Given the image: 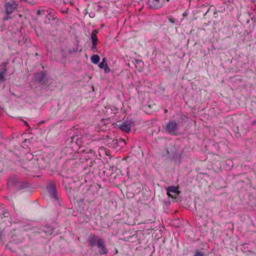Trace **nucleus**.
Wrapping results in <instances>:
<instances>
[{
	"mask_svg": "<svg viewBox=\"0 0 256 256\" xmlns=\"http://www.w3.org/2000/svg\"><path fill=\"white\" fill-rule=\"evenodd\" d=\"M156 2H158L160 0H154Z\"/></svg>",
	"mask_w": 256,
	"mask_h": 256,
	"instance_id": "nucleus-24",
	"label": "nucleus"
},
{
	"mask_svg": "<svg viewBox=\"0 0 256 256\" xmlns=\"http://www.w3.org/2000/svg\"><path fill=\"white\" fill-rule=\"evenodd\" d=\"M90 18H93V17H94V16H92V14L90 15Z\"/></svg>",
	"mask_w": 256,
	"mask_h": 256,
	"instance_id": "nucleus-23",
	"label": "nucleus"
},
{
	"mask_svg": "<svg viewBox=\"0 0 256 256\" xmlns=\"http://www.w3.org/2000/svg\"><path fill=\"white\" fill-rule=\"evenodd\" d=\"M178 124L174 120H170L166 126V131L172 135H176Z\"/></svg>",
	"mask_w": 256,
	"mask_h": 256,
	"instance_id": "nucleus-2",
	"label": "nucleus"
},
{
	"mask_svg": "<svg viewBox=\"0 0 256 256\" xmlns=\"http://www.w3.org/2000/svg\"><path fill=\"white\" fill-rule=\"evenodd\" d=\"M97 32H98L96 30H95L92 31V32L91 34V38L92 40V46L91 48L92 50H94V48H95L96 47V46L97 44V41H98V38H97V36H96Z\"/></svg>",
	"mask_w": 256,
	"mask_h": 256,
	"instance_id": "nucleus-8",
	"label": "nucleus"
},
{
	"mask_svg": "<svg viewBox=\"0 0 256 256\" xmlns=\"http://www.w3.org/2000/svg\"><path fill=\"white\" fill-rule=\"evenodd\" d=\"M24 124H25L26 125L28 126V124L27 123V122H25Z\"/></svg>",
	"mask_w": 256,
	"mask_h": 256,
	"instance_id": "nucleus-20",
	"label": "nucleus"
},
{
	"mask_svg": "<svg viewBox=\"0 0 256 256\" xmlns=\"http://www.w3.org/2000/svg\"><path fill=\"white\" fill-rule=\"evenodd\" d=\"M48 192L52 198L58 200L55 186L53 184H51L48 186Z\"/></svg>",
	"mask_w": 256,
	"mask_h": 256,
	"instance_id": "nucleus-6",
	"label": "nucleus"
},
{
	"mask_svg": "<svg viewBox=\"0 0 256 256\" xmlns=\"http://www.w3.org/2000/svg\"><path fill=\"white\" fill-rule=\"evenodd\" d=\"M21 2H26V0H20Z\"/></svg>",
	"mask_w": 256,
	"mask_h": 256,
	"instance_id": "nucleus-21",
	"label": "nucleus"
},
{
	"mask_svg": "<svg viewBox=\"0 0 256 256\" xmlns=\"http://www.w3.org/2000/svg\"><path fill=\"white\" fill-rule=\"evenodd\" d=\"M164 112H167V110H164Z\"/></svg>",
	"mask_w": 256,
	"mask_h": 256,
	"instance_id": "nucleus-25",
	"label": "nucleus"
},
{
	"mask_svg": "<svg viewBox=\"0 0 256 256\" xmlns=\"http://www.w3.org/2000/svg\"><path fill=\"white\" fill-rule=\"evenodd\" d=\"M90 18H93V17H94V16H92V14L90 15Z\"/></svg>",
	"mask_w": 256,
	"mask_h": 256,
	"instance_id": "nucleus-22",
	"label": "nucleus"
},
{
	"mask_svg": "<svg viewBox=\"0 0 256 256\" xmlns=\"http://www.w3.org/2000/svg\"><path fill=\"white\" fill-rule=\"evenodd\" d=\"M167 194L172 198H176L179 194L178 188L174 186H169L166 188Z\"/></svg>",
	"mask_w": 256,
	"mask_h": 256,
	"instance_id": "nucleus-3",
	"label": "nucleus"
},
{
	"mask_svg": "<svg viewBox=\"0 0 256 256\" xmlns=\"http://www.w3.org/2000/svg\"><path fill=\"white\" fill-rule=\"evenodd\" d=\"M194 256H204V254L202 252L196 251Z\"/></svg>",
	"mask_w": 256,
	"mask_h": 256,
	"instance_id": "nucleus-13",
	"label": "nucleus"
},
{
	"mask_svg": "<svg viewBox=\"0 0 256 256\" xmlns=\"http://www.w3.org/2000/svg\"><path fill=\"white\" fill-rule=\"evenodd\" d=\"M2 70L0 72V82L5 80V74L6 72V66L5 64L2 66Z\"/></svg>",
	"mask_w": 256,
	"mask_h": 256,
	"instance_id": "nucleus-11",
	"label": "nucleus"
},
{
	"mask_svg": "<svg viewBox=\"0 0 256 256\" xmlns=\"http://www.w3.org/2000/svg\"><path fill=\"white\" fill-rule=\"evenodd\" d=\"M228 162L230 164L232 165V161H230V160H228Z\"/></svg>",
	"mask_w": 256,
	"mask_h": 256,
	"instance_id": "nucleus-17",
	"label": "nucleus"
},
{
	"mask_svg": "<svg viewBox=\"0 0 256 256\" xmlns=\"http://www.w3.org/2000/svg\"><path fill=\"white\" fill-rule=\"evenodd\" d=\"M18 6V4L17 2L14 0H12L6 2L4 4V8L6 14L4 16V20H8L10 18H11L9 16V14H11L16 9Z\"/></svg>",
	"mask_w": 256,
	"mask_h": 256,
	"instance_id": "nucleus-1",
	"label": "nucleus"
},
{
	"mask_svg": "<svg viewBox=\"0 0 256 256\" xmlns=\"http://www.w3.org/2000/svg\"><path fill=\"white\" fill-rule=\"evenodd\" d=\"M46 12H47V13H48V14H50V13H51L50 11V10H47V11H46Z\"/></svg>",
	"mask_w": 256,
	"mask_h": 256,
	"instance_id": "nucleus-16",
	"label": "nucleus"
},
{
	"mask_svg": "<svg viewBox=\"0 0 256 256\" xmlns=\"http://www.w3.org/2000/svg\"><path fill=\"white\" fill-rule=\"evenodd\" d=\"M98 240L96 238V236L94 234L92 236L90 237L89 238L88 240V242L90 246H94L96 243L98 244Z\"/></svg>",
	"mask_w": 256,
	"mask_h": 256,
	"instance_id": "nucleus-10",
	"label": "nucleus"
},
{
	"mask_svg": "<svg viewBox=\"0 0 256 256\" xmlns=\"http://www.w3.org/2000/svg\"><path fill=\"white\" fill-rule=\"evenodd\" d=\"M118 128L126 132H130L131 130L130 126V124H128L126 122H123L121 124L118 126Z\"/></svg>",
	"mask_w": 256,
	"mask_h": 256,
	"instance_id": "nucleus-9",
	"label": "nucleus"
},
{
	"mask_svg": "<svg viewBox=\"0 0 256 256\" xmlns=\"http://www.w3.org/2000/svg\"><path fill=\"white\" fill-rule=\"evenodd\" d=\"M2 236V233L0 232V240H1Z\"/></svg>",
	"mask_w": 256,
	"mask_h": 256,
	"instance_id": "nucleus-18",
	"label": "nucleus"
},
{
	"mask_svg": "<svg viewBox=\"0 0 256 256\" xmlns=\"http://www.w3.org/2000/svg\"><path fill=\"white\" fill-rule=\"evenodd\" d=\"M45 10H38V12H37V14L38 15H40L42 14V12H44Z\"/></svg>",
	"mask_w": 256,
	"mask_h": 256,
	"instance_id": "nucleus-14",
	"label": "nucleus"
},
{
	"mask_svg": "<svg viewBox=\"0 0 256 256\" xmlns=\"http://www.w3.org/2000/svg\"><path fill=\"white\" fill-rule=\"evenodd\" d=\"M99 68H103L106 73H108L110 72V68H108L107 62L106 58H104L102 61L98 64Z\"/></svg>",
	"mask_w": 256,
	"mask_h": 256,
	"instance_id": "nucleus-5",
	"label": "nucleus"
},
{
	"mask_svg": "<svg viewBox=\"0 0 256 256\" xmlns=\"http://www.w3.org/2000/svg\"><path fill=\"white\" fill-rule=\"evenodd\" d=\"M45 74L44 72H38L35 75V80L41 84H45L46 80H44Z\"/></svg>",
	"mask_w": 256,
	"mask_h": 256,
	"instance_id": "nucleus-7",
	"label": "nucleus"
},
{
	"mask_svg": "<svg viewBox=\"0 0 256 256\" xmlns=\"http://www.w3.org/2000/svg\"><path fill=\"white\" fill-rule=\"evenodd\" d=\"M98 247L100 248L99 252L100 254H106L108 253V250L106 248L104 240L99 238L98 240Z\"/></svg>",
	"mask_w": 256,
	"mask_h": 256,
	"instance_id": "nucleus-4",
	"label": "nucleus"
},
{
	"mask_svg": "<svg viewBox=\"0 0 256 256\" xmlns=\"http://www.w3.org/2000/svg\"><path fill=\"white\" fill-rule=\"evenodd\" d=\"M8 212H5L4 213V216H8Z\"/></svg>",
	"mask_w": 256,
	"mask_h": 256,
	"instance_id": "nucleus-15",
	"label": "nucleus"
},
{
	"mask_svg": "<svg viewBox=\"0 0 256 256\" xmlns=\"http://www.w3.org/2000/svg\"><path fill=\"white\" fill-rule=\"evenodd\" d=\"M100 56L97 54L93 55L91 57V61L94 64H97L100 61Z\"/></svg>",
	"mask_w": 256,
	"mask_h": 256,
	"instance_id": "nucleus-12",
	"label": "nucleus"
},
{
	"mask_svg": "<svg viewBox=\"0 0 256 256\" xmlns=\"http://www.w3.org/2000/svg\"><path fill=\"white\" fill-rule=\"evenodd\" d=\"M170 22L172 23H174V21L171 19L170 20Z\"/></svg>",
	"mask_w": 256,
	"mask_h": 256,
	"instance_id": "nucleus-19",
	"label": "nucleus"
}]
</instances>
